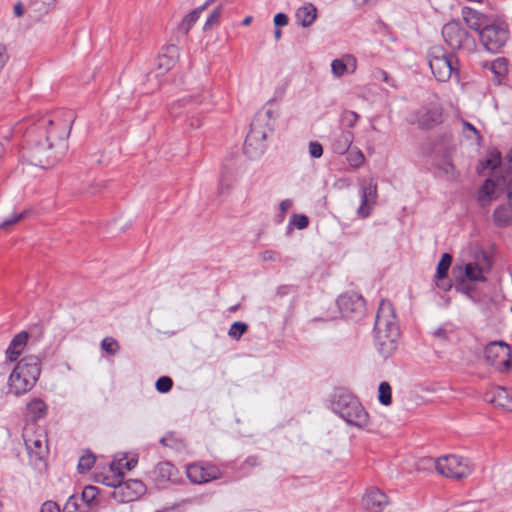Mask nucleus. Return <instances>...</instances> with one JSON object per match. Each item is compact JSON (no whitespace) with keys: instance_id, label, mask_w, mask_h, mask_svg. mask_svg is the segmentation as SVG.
<instances>
[{"instance_id":"obj_1","label":"nucleus","mask_w":512,"mask_h":512,"mask_svg":"<svg viewBox=\"0 0 512 512\" xmlns=\"http://www.w3.org/2000/svg\"><path fill=\"white\" fill-rule=\"evenodd\" d=\"M74 118L72 111H59L39 117L25 133L23 158L41 168L54 166L68 149L66 140Z\"/></svg>"},{"instance_id":"obj_2","label":"nucleus","mask_w":512,"mask_h":512,"mask_svg":"<svg viewBox=\"0 0 512 512\" xmlns=\"http://www.w3.org/2000/svg\"><path fill=\"white\" fill-rule=\"evenodd\" d=\"M330 408L349 425L364 428L369 423V414L362 403L345 388L334 389L330 396Z\"/></svg>"},{"instance_id":"obj_3","label":"nucleus","mask_w":512,"mask_h":512,"mask_svg":"<svg viewBox=\"0 0 512 512\" xmlns=\"http://www.w3.org/2000/svg\"><path fill=\"white\" fill-rule=\"evenodd\" d=\"M41 361L34 355L22 358L8 379V386L11 393L19 396L30 391L36 384L41 373Z\"/></svg>"},{"instance_id":"obj_4","label":"nucleus","mask_w":512,"mask_h":512,"mask_svg":"<svg viewBox=\"0 0 512 512\" xmlns=\"http://www.w3.org/2000/svg\"><path fill=\"white\" fill-rule=\"evenodd\" d=\"M429 67L434 77L440 82L448 81L452 76L459 79V60L447 52L441 45L432 46L427 52Z\"/></svg>"},{"instance_id":"obj_5","label":"nucleus","mask_w":512,"mask_h":512,"mask_svg":"<svg viewBox=\"0 0 512 512\" xmlns=\"http://www.w3.org/2000/svg\"><path fill=\"white\" fill-rule=\"evenodd\" d=\"M510 37L509 26L505 21L491 20L481 31L479 39L484 48L492 53H499Z\"/></svg>"},{"instance_id":"obj_6","label":"nucleus","mask_w":512,"mask_h":512,"mask_svg":"<svg viewBox=\"0 0 512 512\" xmlns=\"http://www.w3.org/2000/svg\"><path fill=\"white\" fill-rule=\"evenodd\" d=\"M442 37L445 43L453 50H471L475 39L463 27L458 19H453L442 27Z\"/></svg>"},{"instance_id":"obj_7","label":"nucleus","mask_w":512,"mask_h":512,"mask_svg":"<svg viewBox=\"0 0 512 512\" xmlns=\"http://www.w3.org/2000/svg\"><path fill=\"white\" fill-rule=\"evenodd\" d=\"M374 331L376 335L399 339V326L396 321L393 305L389 301H381L375 318Z\"/></svg>"},{"instance_id":"obj_8","label":"nucleus","mask_w":512,"mask_h":512,"mask_svg":"<svg viewBox=\"0 0 512 512\" xmlns=\"http://www.w3.org/2000/svg\"><path fill=\"white\" fill-rule=\"evenodd\" d=\"M336 304L341 316L354 322L361 321L366 315V301L362 295L356 292H345L341 294Z\"/></svg>"},{"instance_id":"obj_9","label":"nucleus","mask_w":512,"mask_h":512,"mask_svg":"<svg viewBox=\"0 0 512 512\" xmlns=\"http://www.w3.org/2000/svg\"><path fill=\"white\" fill-rule=\"evenodd\" d=\"M486 362L497 371L506 373L512 365L511 348L504 341H492L484 349Z\"/></svg>"},{"instance_id":"obj_10","label":"nucleus","mask_w":512,"mask_h":512,"mask_svg":"<svg viewBox=\"0 0 512 512\" xmlns=\"http://www.w3.org/2000/svg\"><path fill=\"white\" fill-rule=\"evenodd\" d=\"M439 474L454 479H462L471 473L469 461L457 455H447L434 461Z\"/></svg>"},{"instance_id":"obj_11","label":"nucleus","mask_w":512,"mask_h":512,"mask_svg":"<svg viewBox=\"0 0 512 512\" xmlns=\"http://www.w3.org/2000/svg\"><path fill=\"white\" fill-rule=\"evenodd\" d=\"M107 486L114 488L111 497L119 503L134 501L146 492L144 483L136 479L107 483Z\"/></svg>"},{"instance_id":"obj_12","label":"nucleus","mask_w":512,"mask_h":512,"mask_svg":"<svg viewBox=\"0 0 512 512\" xmlns=\"http://www.w3.org/2000/svg\"><path fill=\"white\" fill-rule=\"evenodd\" d=\"M414 115L418 128L429 130L443 122V107L438 102H430L422 105Z\"/></svg>"},{"instance_id":"obj_13","label":"nucleus","mask_w":512,"mask_h":512,"mask_svg":"<svg viewBox=\"0 0 512 512\" xmlns=\"http://www.w3.org/2000/svg\"><path fill=\"white\" fill-rule=\"evenodd\" d=\"M483 259L487 262V269L479 266L477 263H467L464 265H455L452 269V275L457 285H463L466 281L471 282H485L486 277L484 272L490 269V263L488 257L483 255Z\"/></svg>"},{"instance_id":"obj_14","label":"nucleus","mask_w":512,"mask_h":512,"mask_svg":"<svg viewBox=\"0 0 512 512\" xmlns=\"http://www.w3.org/2000/svg\"><path fill=\"white\" fill-rule=\"evenodd\" d=\"M187 477L192 483L202 484L221 477L219 468L213 464L202 463L189 464L186 469Z\"/></svg>"},{"instance_id":"obj_15","label":"nucleus","mask_w":512,"mask_h":512,"mask_svg":"<svg viewBox=\"0 0 512 512\" xmlns=\"http://www.w3.org/2000/svg\"><path fill=\"white\" fill-rule=\"evenodd\" d=\"M507 203L497 206L493 212V223L498 228L512 227V176L506 184Z\"/></svg>"},{"instance_id":"obj_16","label":"nucleus","mask_w":512,"mask_h":512,"mask_svg":"<svg viewBox=\"0 0 512 512\" xmlns=\"http://www.w3.org/2000/svg\"><path fill=\"white\" fill-rule=\"evenodd\" d=\"M485 400L506 411H512V388H492L485 394Z\"/></svg>"},{"instance_id":"obj_17","label":"nucleus","mask_w":512,"mask_h":512,"mask_svg":"<svg viewBox=\"0 0 512 512\" xmlns=\"http://www.w3.org/2000/svg\"><path fill=\"white\" fill-rule=\"evenodd\" d=\"M238 172L235 169V162L233 159L226 160L223 164L221 176L218 185V195L220 197L228 195L232 188Z\"/></svg>"},{"instance_id":"obj_18","label":"nucleus","mask_w":512,"mask_h":512,"mask_svg":"<svg viewBox=\"0 0 512 512\" xmlns=\"http://www.w3.org/2000/svg\"><path fill=\"white\" fill-rule=\"evenodd\" d=\"M177 474V469L170 462H160L150 472L152 480L158 487H164L168 482L174 481Z\"/></svg>"},{"instance_id":"obj_19","label":"nucleus","mask_w":512,"mask_h":512,"mask_svg":"<svg viewBox=\"0 0 512 512\" xmlns=\"http://www.w3.org/2000/svg\"><path fill=\"white\" fill-rule=\"evenodd\" d=\"M461 15L467 27L478 32L479 35L491 21L485 14L470 7H463Z\"/></svg>"},{"instance_id":"obj_20","label":"nucleus","mask_w":512,"mask_h":512,"mask_svg":"<svg viewBox=\"0 0 512 512\" xmlns=\"http://www.w3.org/2000/svg\"><path fill=\"white\" fill-rule=\"evenodd\" d=\"M377 198V184L372 180L361 189V205L357 213L362 218L370 215V205L376 202Z\"/></svg>"},{"instance_id":"obj_21","label":"nucleus","mask_w":512,"mask_h":512,"mask_svg":"<svg viewBox=\"0 0 512 512\" xmlns=\"http://www.w3.org/2000/svg\"><path fill=\"white\" fill-rule=\"evenodd\" d=\"M362 501L364 507L370 512H381L388 505L386 494L377 488L368 490Z\"/></svg>"},{"instance_id":"obj_22","label":"nucleus","mask_w":512,"mask_h":512,"mask_svg":"<svg viewBox=\"0 0 512 512\" xmlns=\"http://www.w3.org/2000/svg\"><path fill=\"white\" fill-rule=\"evenodd\" d=\"M452 261L453 257L451 254L443 253L437 264L435 274L436 285L444 291H447L451 288V284L447 281V277Z\"/></svg>"},{"instance_id":"obj_23","label":"nucleus","mask_w":512,"mask_h":512,"mask_svg":"<svg viewBox=\"0 0 512 512\" xmlns=\"http://www.w3.org/2000/svg\"><path fill=\"white\" fill-rule=\"evenodd\" d=\"M357 69V59L352 54H345L331 63V70L334 76L341 77L346 73L352 74Z\"/></svg>"},{"instance_id":"obj_24","label":"nucleus","mask_w":512,"mask_h":512,"mask_svg":"<svg viewBox=\"0 0 512 512\" xmlns=\"http://www.w3.org/2000/svg\"><path fill=\"white\" fill-rule=\"evenodd\" d=\"M28 342V332L21 331L16 334L5 351L7 360L11 362L16 361Z\"/></svg>"},{"instance_id":"obj_25","label":"nucleus","mask_w":512,"mask_h":512,"mask_svg":"<svg viewBox=\"0 0 512 512\" xmlns=\"http://www.w3.org/2000/svg\"><path fill=\"white\" fill-rule=\"evenodd\" d=\"M497 183L491 178H487L477 191V202L482 208L488 207L495 199V189Z\"/></svg>"},{"instance_id":"obj_26","label":"nucleus","mask_w":512,"mask_h":512,"mask_svg":"<svg viewBox=\"0 0 512 512\" xmlns=\"http://www.w3.org/2000/svg\"><path fill=\"white\" fill-rule=\"evenodd\" d=\"M295 17L302 27H309L317 18V8L312 3H305L297 9Z\"/></svg>"},{"instance_id":"obj_27","label":"nucleus","mask_w":512,"mask_h":512,"mask_svg":"<svg viewBox=\"0 0 512 512\" xmlns=\"http://www.w3.org/2000/svg\"><path fill=\"white\" fill-rule=\"evenodd\" d=\"M354 135L351 131L343 130L335 135L332 142V150L334 153L343 155L348 152L353 142Z\"/></svg>"},{"instance_id":"obj_28","label":"nucleus","mask_w":512,"mask_h":512,"mask_svg":"<svg viewBox=\"0 0 512 512\" xmlns=\"http://www.w3.org/2000/svg\"><path fill=\"white\" fill-rule=\"evenodd\" d=\"M47 414V405L40 398H34L27 404V418L32 422H37Z\"/></svg>"},{"instance_id":"obj_29","label":"nucleus","mask_w":512,"mask_h":512,"mask_svg":"<svg viewBox=\"0 0 512 512\" xmlns=\"http://www.w3.org/2000/svg\"><path fill=\"white\" fill-rule=\"evenodd\" d=\"M375 338L377 351L382 357L388 358L396 351L398 339L386 338L381 335H375Z\"/></svg>"},{"instance_id":"obj_30","label":"nucleus","mask_w":512,"mask_h":512,"mask_svg":"<svg viewBox=\"0 0 512 512\" xmlns=\"http://www.w3.org/2000/svg\"><path fill=\"white\" fill-rule=\"evenodd\" d=\"M56 2L57 0H31L28 8L35 18H40L53 10Z\"/></svg>"},{"instance_id":"obj_31","label":"nucleus","mask_w":512,"mask_h":512,"mask_svg":"<svg viewBox=\"0 0 512 512\" xmlns=\"http://www.w3.org/2000/svg\"><path fill=\"white\" fill-rule=\"evenodd\" d=\"M490 70L494 74V83L501 84L508 73V61L504 57H498L490 63Z\"/></svg>"},{"instance_id":"obj_32","label":"nucleus","mask_w":512,"mask_h":512,"mask_svg":"<svg viewBox=\"0 0 512 512\" xmlns=\"http://www.w3.org/2000/svg\"><path fill=\"white\" fill-rule=\"evenodd\" d=\"M178 48L175 45H169L165 49V53L159 56L158 69L162 72L170 70L175 64V57Z\"/></svg>"},{"instance_id":"obj_33","label":"nucleus","mask_w":512,"mask_h":512,"mask_svg":"<svg viewBox=\"0 0 512 512\" xmlns=\"http://www.w3.org/2000/svg\"><path fill=\"white\" fill-rule=\"evenodd\" d=\"M203 12V7H197L188 13L178 25V30L183 34H188L192 26L197 22L200 14Z\"/></svg>"},{"instance_id":"obj_34","label":"nucleus","mask_w":512,"mask_h":512,"mask_svg":"<svg viewBox=\"0 0 512 512\" xmlns=\"http://www.w3.org/2000/svg\"><path fill=\"white\" fill-rule=\"evenodd\" d=\"M25 445L30 456H35L37 459H42L46 452V447L43 445L42 440H25Z\"/></svg>"},{"instance_id":"obj_35","label":"nucleus","mask_w":512,"mask_h":512,"mask_svg":"<svg viewBox=\"0 0 512 512\" xmlns=\"http://www.w3.org/2000/svg\"><path fill=\"white\" fill-rule=\"evenodd\" d=\"M63 512H89V509L82 505V502L77 495L73 494L67 499Z\"/></svg>"},{"instance_id":"obj_36","label":"nucleus","mask_w":512,"mask_h":512,"mask_svg":"<svg viewBox=\"0 0 512 512\" xmlns=\"http://www.w3.org/2000/svg\"><path fill=\"white\" fill-rule=\"evenodd\" d=\"M480 164L483 169H497L502 164L501 152L498 151L497 149L490 151L489 157L486 160L482 161Z\"/></svg>"},{"instance_id":"obj_37","label":"nucleus","mask_w":512,"mask_h":512,"mask_svg":"<svg viewBox=\"0 0 512 512\" xmlns=\"http://www.w3.org/2000/svg\"><path fill=\"white\" fill-rule=\"evenodd\" d=\"M378 400L382 405L385 406H388L392 403V388L386 381H383L379 384Z\"/></svg>"},{"instance_id":"obj_38","label":"nucleus","mask_w":512,"mask_h":512,"mask_svg":"<svg viewBox=\"0 0 512 512\" xmlns=\"http://www.w3.org/2000/svg\"><path fill=\"white\" fill-rule=\"evenodd\" d=\"M309 225V218L304 214L294 213L289 221L287 227V233H290L293 230V227H296L299 230L307 228Z\"/></svg>"},{"instance_id":"obj_39","label":"nucleus","mask_w":512,"mask_h":512,"mask_svg":"<svg viewBox=\"0 0 512 512\" xmlns=\"http://www.w3.org/2000/svg\"><path fill=\"white\" fill-rule=\"evenodd\" d=\"M99 493V490L95 486H86L81 494V497L79 498L82 503L85 504V506L90 509L93 505V502L96 500V497Z\"/></svg>"},{"instance_id":"obj_40","label":"nucleus","mask_w":512,"mask_h":512,"mask_svg":"<svg viewBox=\"0 0 512 512\" xmlns=\"http://www.w3.org/2000/svg\"><path fill=\"white\" fill-rule=\"evenodd\" d=\"M222 8V4H219L212 10V12L209 14L207 20L204 23V31L211 30L215 25L219 23L220 17L222 15Z\"/></svg>"},{"instance_id":"obj_41","label":"nucleus","mask_w":512,"mask_h":512,"mask_svg":"<svg viewBox=\"0 0 512 512\" xmlns=\"http://www.w3.org/2000/svg\"><path fill=\"white\" fill-rule=\"evenodd\" d=\"M101 349L108 355L114 356L120 351L119 342L113 337H105L101 341Z\"/></svg>"},{"instance_id":"obj_42","label":"nucleus","mask_w":512,"mask_h":512,"mask_svg":"<svg viewBox=\"0 0 512 512\" xmlns=\"http://www.w3.org/2000/svg\"><path fill=\"white\" fill-rule=\"evenodd\" d=\"M95 456L87 451L84 455H82L79 459L77 469L80 473L88 472L95 463Z\"/></svg>"},{"instance_id":"obj_43","label":"nucleus","mask_w":512,"mask_h":512,"mask_svg":"<svg viewBox=\"0 0 512 512\" xmlns=\"http://www.w3.org/2000/svg\"><path fill=\"white\" fill-rule=\"evenodd\" d=\"M27 214L28 211H23L20 213L14 212L10 217H7L0 222V230L9 229L11 226L24 219L27 216Z\"/></svg>"},{"instance_id":"obj_44","label":"nucleus","mask_w":512,"mask_h":512,"mask_svg":"<svg viewBox=\"0 0 512 512\" xmlns=\"http://www.w3.org/2000/svg\"><path fill=\"white\" fill-rule=\"evenodd\" d=\"M252 126H253V124L251 123V125H250V132L246 136V139H245V142H244V145H243V153L250 160H252L254 158V155H255V147H254V139L255 138L253 136Z\"/></svg>"},{"instance_id":"obj_45","label":"nucleus","mask_w":512,"mask_h":512,"mask_svg":"<svg viewBox=\"0 0 512 512\" xmlns=\"http://www.w3.org/2000/svg\"><path fill=\"white\" fill-rule=\"evenodd\" d=\"M28 332V340L31 343H36L40 341L44 335V327L41 323L34 324L29 327Z\"/></svg>"},{"instance_id":"obj_46","label":"nucleus","mask_w":512,"mask_h":512,"mask_svg":"<svg viewBox=\"0 0 512 512\" xmlns=\"http://www.w3.org/2000/svg\"><path fill=\"white\" fill-rule=\"evenodd\" d=\"M202 101L198 100L197 97H185L183 99H180L176 102H174L171 106L170 113L173 116H178V110L182 107L187 106L188 104L192 103H201Z\"/></svg>"},{"instance_id":"obj_47","label":"nucleus","mask_w":512,"mask_h":512,"mask_svg":"<svg viewBox=\"0 0 512 512\" xmlns=\"http://www.w3.org/2000/svg\"><path fill=\"white\" fill-rule=\"evenodd\" d=\"M247 328L246 323L236 321L231 325L228 335L234 339H239L246 332Z\"/></svg>"},{"instance_id":"obj_48","label":"nucleus","mask_w":512,"mask_h":512,"mask_svg":"<svg viewBox=\"0 0 512 512\" xmlns=\"http://www.w3.org/2000/svg\"><path fill=\"white\" fill-rule=\"evenodd\" d=\"M156 390L160 393H167L173 387V380L168 376H161L155 383Z\"/></svg>"},{"instance_id":"obj_49","label":"nucleus","mask_w":512,"mask_h":512,"mask_svg":"<svg viewBox=\"0 0 512 512\" xmlns=\"http://www.w3.org/2000/svg\"><path fill=\"white\" fill-rule=\"evenodd\" d=\"M365 157L361 150L351 151L347 155V161L350 166L359 168L364 163Z\"/></svg>"},{"instance_id":"obj_50","label":"nucleus","mask_w":512,"mask_h":512,"mask_svg":"<svg viewBox=\"0 0 512 512\" xmlns=\"http://www.w3.org/2000/svg\"><path fill=\"white\" fill-rule=\"evenodd\" d=\"M359 119V115L350 110H346L342 113L341 120L348 127H354Z\"/></svg>"},{"instance_id":"obj_51","label":"nucleus","mask_w":512,"mask_h":512,"mask_svg":"<svg viewBox=\"0 0 512 512\" xmlns=\"http://www.w3.org/2000/svg\"><path fill=\"white\" fill-rule=\"evenodd\" d=\"M309 154L312 158H320L323 155V147L317 141L309 143Z\"/></svg>"},{"instance_id":"obj_52","label":"nucleus","mask_w":512,"mask_h":512,"mask_svg":"<svg viewBox=\"0 0 512 512\" xmlns=\"http://www.w3.org/2000/svg\"><path fill=\"white\" fill-rule=\"evenodd\" d=\"M437 168L446 175L453 174L455 171V166L449 158L445 159L442 164H438Z\"/></svg>"},{"instance_id":"obj_53","label":"nucleus","mask_w":512,"mask_h":512,"mask_svg":"<svg viewBox=\"0 0 512 512\" xmlns=\"http://www.w3.org/2000/svg\"><path fill=\"white\" fill-rule=\"evenodd\" d=\"M262 260L265 262H276L281 260L280 253L273 251V250H267L264 251L261 254Z\"/></svg>"},{"instance_id":"obj_54","label":"nucleus","mask_w":512,"mask_h":512,"mask_svg":"<svg viewBox=\"0 0 512 512\" xmlns=\"http://www.w3.org/2000/svg\"><path fill=\"white\" fill-rule=\"evenodd\" d=\"M289 18L285 13H277L274 16V25L275 27L281 28L288 24Z\"/></svg>"},{"instance_id":"obj_55","label":"nucleus","mask_w":512,"mask_h":512,"mask_svg":"<svg viewBox=\"0 0 512 512\" xmlns=\"http://www.w3.org/2000/svg\"><path fill=\"white\" fill-rule=\"evenodd\" d=\"M39 512H60V507L56 502L46 501L42 504Z\"/></svg>"},{"instance_id":"obj_56","label":"nucleus","mask_w":512,"mask_h":512,"mask_svg":"<svg viewBox=\"0 0 512 512\" xmlns=\"http://www.w3.org/2000/svg\"><path fill=\"white\" fill-rule=\"evenodd\" d=\"M433 336L443 342L449 341V332L444 327H439L433 332Z\"/></svg>"},{"instance_id":"obj_57","label":"nucleus","mask_w":512,"mask_h":512,"mask_svg":"<svg viewBox=\"0 0 512 512\" xmlns=\"http://www.w3.org/2000/svg\"><path fill=\"white\" fill-rule=\"evenodd\" d=\"M297 287L294 285H281L277 289V294L280 296H285L290 293H296Z\"/></svg>"},{"instance_id":"obj_58","label":"nucleus","mask_w":512,"mask_h":512,"mask_svg":"<svg viewBox=\"0 0 512 512\" xmlns=\"http://www.w3.org/2000/svg\"><path fill=\"white\" fill-rule=\"evenodd\" d=\"M376 73H377V78L378 79H381L383 82L393 86L391 77L389 76V74L385 70L378 69L376 71Z\"/></svg>"},{"instance_id":"obj_59","label":"nucleus","mask_w":512,"mask_h":512,"mask_svg":"<svg viewBox=\"0 0 512 512\" xmlns=\"http://www.w3.org/2000/svg\"><path fill=\"white\" fill-rule=\"evenodd\" d=\"M456 288H457V290H461L464 294H466L470 298H472V293L475 291V288L472 287L471 285L467 284L466 282L463 285H457Z\"/></svg>"},{"instance_id":"obj_60","label":"nucleus","mask_w":512,"mask_h":512,"mask_svg":"<svg viewBox=\"0 0 512 512\" xmlns=\"http://www.w3.org/2000/svg\"><path fill=\"white\" fill-rule=\"evenodd\" d=\"M463 126H464V129H467V130L473 132L474 135L477 137V139H479V140L482 139V136H481L479 130L473 124H471L468 121H464Z\"/></svg>"},{"instance_id":"obj_61","label":"nucleus","mask_w":512,"mask_h":512,"mask_svg":"<svg viewBox=\"0 0 512 512\" xmlns=\"http://www.w3.org/2000/svg\"><path fill=\"white\" fill-rule=\"evenodd\" d=\"M123 473L121 471H118L116 475L113 477H105L103 480V484L107 485V483H117V481H122Z\"/></svg>"},{"instance_id":"obj_62","label":"nucleus","mask_w":512,"mask_h":512,"mask_svg":"<svg viewBox=\"0 0 512 512\" xmlns=\"http://www.w3.org/2000/svg\"><path fill=\"white\" fill-rule=\"evenodd\" d=\"M292 207V201L290 199H285L281 201L280 203V210L282 214L284 215L287 210H289Z\"/></svg>"},{"instance_id":"obj_63","label":"nucleus","mask_w":512,"mask_h":512,"mask_svg":"<svg viewBox=\"0 0 512 512\" xmlns=\"http://www.w3.org/2000/svg\"><path fill=\"white\" fill-rule=\"evenodd\" d=\"M24 6L21 2H17L15 5H14V14L17 16V17H22L24 15Z\"/></svg>"},{"instance_id":"obj_64","label":"nucleus","mask_w":512,"mask_h":512,"mask_svg":"<svg viewBox=\"0 0 512 512\" xmlns=\"http://www.w3.org/2000/svg\"><path fill=\"white\" fill-rule=\"evenodd\" d=\"M504 161L507 163L508 169L512 171V148L508 151L504 157Z\"/></svg>"}]
</instances>
